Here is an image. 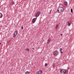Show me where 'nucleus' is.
Masks as SVG:
<instances>
[{
  "mask_svg": "<svg viewBox=\"0 0 74 74\" xmlns=\"http://www.w3.org/2000/svg\"><path fill=\"white\" fill-rule=\"evenodd\" d=\"M58 11L59 12H62L63 11V8L62 7H60L58 9Z\"/></svg>",
  "mask_w": 74,
  "mask_h": 74,
  "instance_id": "f257e3e1",
  "label": "nucleus"
},
{
  "mask_svg": "<svg viewBox=\"0 0 74 74\" xmlns=\"http://www.w3.org/2000/svg\"><path fill=\"white\" fill-rule=\"evenodd\" d=\"M58 54V51H55L53 53V55L55 56H56Z\"/></svg>",
  "mask_w": 74,
  "mask_h": 74,
  "instance_id": "f03ea898",
  "label": "nucleus"
},
{
  "mask_svg": "<svg viewBox=\"0 0 74 74\" xmlns=\"http://www.w3.org/2000/svg\"><path fill=\"white\" fill-rule=\"evenodd\" d=\"M18 35V31H16L14 32V33L13 34V36L14 37H16V36Z\"/></svg>",
  "mask_w": 74,
  "mask_h": 74,
  "instance_id": "7ed1b4c3",
  "label": "nucleus"
},
{
  "mask_svg": "<svg viewBox=\"0 0 74 74\" xmlns=\"http://www.w3.org/2000/svg\"><path fill=\"white\" fill-rule=\"evenodd\" d=\"M40 12H38L36 14V17H38V16H40Z\"/></svg>",
  "mask_w": 74,
  "mask_h": 74,
  "instance_id": "20e7f679",
  "label": "nucleus"
},
{
  "mask_svg": "<svg viewBox=\"0 0 74 74\" xmlns=\"http://www.w3.org/2000/svg\"><path fill=\"white\" fill-rule=\"evenodd\" d=\"M61 72L63 74H66V70H61Z\"/></svg>",
  "mask_w": 74,
  "mask_h": 74,
  "instance_id": "39448f33",
  "label": "nucleus"
},
{
  "mask_svg": "<svg viewBox=\"0 0 74 74\" xmlns=\"http://www.w3.org/2000/svg\"><path fill=\"white\" fill-rule=\"evenodd\" d=\"M42 73V71H39L37 72L36 74H41Z\"/></svg>",
  "mask_w": 74,
  "mask_h": 74,
  "instance_id": "423d86ee",
  "label": "nucleus"
},
{
  "mask_svg": "<svg viewBox=\"0 0 74 74\" xmlns=\"http://www.w3.org/2000/svg\"><path fill=\"white\" fill-rule=\"evenodd\" d=\"M32 22L34 23V22H36V20H35V18H34L32 19Z\"/></svg>",
  "mask_w": 74,
  "mask_h": 74,
  "instance_id": "0eeeda50",
  "label": "nucleus"
},
{
  "mask_svg": "<svg viewBox=\"0 0 74 74\" xmlns=\"http://www.w3.org/2000/svg\"><path fill=\"white\" fill-rule=\"evenodd\" d=\"M58 27H59V25L57 24L56 26V29H58Z\"/></svg>",
  "mask_w": 74,
  "mask_h": 74,
  "instance_id": "6e6552de",
  "label": "nucleus"
},
{
  "mask_svg": "<svg viewBox=\"0 0 74 74\" xmlns=\"http://www.w3.org/2000/svg\"><path fill=\"white\" fill-rule=\"evenodd\" d=\"M49 42H50V40L48 39V40H47V44H49Z\"/></svg>",
  "mask_w": 74,
  "mask_h": 74,
  "instance_id": "1a4fd4ad",
  "label": "nucleus"
},
{
  "mask_svg": "<svg viewBox=\"0 0 74 74\" xmlns=\"http://www.w3.org/2000/svg\"><path fill=\"white\" fill-rule=\"evenodd\" d=\"M3 17V14L0 13V18H1Z\"/></svg>",
  "mask_w": 74,
  "mask_h": 74,
  "instance_id": "9d476101",
  "label": "nucleus"
},
{
  "mask_svg": "<svg viewBox=\"0 0 74 74\" xmlns=\"http://www.w3.org/2000/svg\"><path fill=\"white\" fill-rule=\"evenodd\" d=\"M25 74H30V72L29 71H26L25 73Z\"/></svg>",
  "mask_w": 74,
  "mask_h": 74,
  "instance_id": "9b49d317",
  "label": "nucleus"
},
{
  "mask_svg": "<svg viewBox=\"0 0 74 74\" xmlns=\"http://www.w3.org/2000/svg\"><path fill=\"white\" fill-rule=\"evenodd\" d=\"M64 4H65V5H67V4H68L67 2L66 1H65L64 2Z\"/></svg>",
  "mask_w": 74,
  "mask_h": 74,
  "instance_id": "f8f14e48",
  "label": "nucleus"
},
{
  "mask_svg": "<svg viewBox=\"0 0 74 74\" xmlns=\"http://www.w3.org/2000/svg\"><path fill=\"white\" fill-rule=\"evenodd\" d=\"M25 50L26 51H29V49H28L27 48H26L25 49Z\"/></svg>",
  "mask_w": 74,
  "mask_h": 74,
  "instance_id": "ddd939ff",
  "label": "nucleus"
},
{
  "mask_svg": "<svg viewBox=\"0 0 74 74\" xmlns=\"http://www.w3.org/2000/svg\"><path fill=\"white\" fill-rule=\"evenodd\" d=\"M71 23H69L68 24V26H70V25H71Z\"/></svg>",
  "mask_w": 74,
  "mask_h": 74,
  "instance_id": "4468645a",
  "label": "nucleus"
},
{
  "mask_svg": "<svg viewBox=\"0 0 74 74\" xmlns=\"http://www.w3.org/2000/svg\"><path fill=\"white\" fill-rule=\"evenodd\" d=\"M60 51H62V49L60 48Z\"/></svg>",
  "mask_w": 74,
  "mask_h": 74,
  "instance_id": "2eb2a0df",
  "label": "nucleus"
},
{
  "mask_svg": "<svg viewBox=\"0 0 74 74\" xmlns=\"http://www.w3.org/2000/svg\"><path fill=\"white\" fill-rule=\"evenodd\" d=\"M71 12H73V9H71Z\"/></svg>",
  "mask_w": 74,
  "mask_h": 74,
  "instance_id": "dca6fc26",
  "label": "nucleus"
},
{
  "mask_svg": "<svg viewBox=\"0 0 74 74\" xmlns=\"http://www.w3.org/2000/svg\"><path fill=\"white\" fill-rule=\"evenodd\" d=\"M45 66H47V65H48V64H45Z\"/></svg>",
  "mask_w": 74,
  "mask_h": 74,
  "instance_id": "f3484780",
  "label": "nucleus"
},
{
  "mask_svg": "<svg viewBox=\"0 0 74 74\" xmlns=\"http://www.w3.org/2000/svg\"><path fill=\"white\" fill-rule=\"evenodd\" d=\"M21 29H23V26L22 27H21Z\"/></svg>",
  "mask_w": 74,
  "mask_h": 74,
  "instance_id": "a211bd4d",
  "label": "nucleus"
},
{
  "mask_svg": "<svg viewBox=\"0 0 74 74\" xmlns=\"http://www.w3.org/2000/svg\"><path fill=\"white\" fill-rule=\"evenodd\" d=\"M60 53H63V52L62 51H60Z\"/></svg>",
  "mask_w": 74,
  "mask_h": 74,
  "instance_id": "6ab92c4d",
  "label": "nucleus"
},
{
  "mask_svg": "<svg viewBox=\"0 0 74 74\" xmlns=\"http://www.w3.org/2000/svg\"><path fill=\"white\" fill-rule=\"evenodd\" d=\"M60 35H61V36H62L63 34H61Z\"/></svg>",
  "mask_w": 74,
  "mask_h": 74,
  "instance_id": "aec40b11",
  "label": "nucleus"
},
{
  "mask_svg": "<svg viewBox=\"0 0 74 74\" xmlns=\"http://www.w3.org/2000/svg\"><path fill=\"white\" fill-rule=\"evenodd\" d=\"M12 4H14V3H12Z\"/></svg>",
  "mask_w": 74,
  "mask_h": 74,
  "instance_id": "412c9836",
  "label": "nucleus"
},
{
  "mask_svg": "<svg viewBox=\"0 0 74 74\" xmlns=\"http://www.w3.org/2000/svg\"><path fill=\"white\" fill-rule=\"evenodd\" d=\"M67 22H68V23H69V21H68Z\"/></svg>",
  "mask_w": 74,
  "mask_h": 74,
  "instance_id": "4be33fe9",
  "label": "nucleus"
},
{
  "mask_svg": "<svg viewBox=\"0 0 74 74\" xmlns=\"http://www.w3.org/2000/svg\"><path fill=\"white\" fill-rule=\"evenodd\" d=\"M1 43H0V45H1Z\"/></svg>",
  "mask_w": 74,
  "mask_h": 74,
  "instance_id": "5701e85b",
  "label": "nucleus"
},
{
  "mask_svg": "<svg viewBox=\"0 0 74 74\" xmlns=\"http://www.w3.org/2000/svg\"><path fill=\"white\" fill-rule=\"evenodd\" d=\"M33 49H34V48H32Z\"/></svg>",
  "mask_w": 74,
  "mask_h": 74,
  "instance_id": "b1692460",
  "label": "nucleus"
},
{
  "mask_svg": "<svg viewBox=\"0 0 74 74\" xmlns=\"http://www.w3.org/2000/svg\"><path fill=\"white\" fill-rule=\"evenodd\" d=\"M68 69H69V68H68Z\"/></svg>",
  "mask_w": 74,
  "mask_h": 74,
  "instance_id": "393cba45",
  "label": "nucleus"
}]
</instances>
